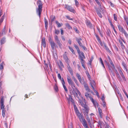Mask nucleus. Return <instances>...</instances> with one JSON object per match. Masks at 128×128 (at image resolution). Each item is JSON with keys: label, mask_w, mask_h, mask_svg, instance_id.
<instances>
[{"label": "nucleus", "mask_w": 128, "mask_h": 128, "mask_svg": "<svg viewBox=\"0 0 128 128\" xmlns=\"http://www.w3.org/2000/svg\"><path fill=\"white\" fill-rule=\"evenodd\" d=\"M37 4L38 5V8L36 9V12L40 18L41 12L42 10V1L40 0H38L37 1Z\"/></svg>", "instance_id": "1"}, {"label": "nucleus", "mask_w": 128, "mask_h": 128, "mask_svg": "<svg viewBox=\"0 0 128 128\" xmlns=\"http://www.w3.org/2000/svg\"><path fill=\"white\" fill-rule=\"evenodd\" d=\"M75 110L76 113L79 118L80 121L81 122L84 121V120H85L83 118L81 114L79 112L77 108Z\"/></svg>", "instance_id": "2"}, {"label": "nucleus", "mask_w": 128, "mask_h": 128, "mask_svg": "<svg viewBox=\"0 0 128 128\" xmlns=\"http://www.w3.org/2000/svg\"><path fill=\"white\" fill-rule=\"evenodd\" d=\"M67 79L68 84L71 86L72 88H74L75 87V84L69 76H68Z\"/></svg>", "instance_id": "3"}, {"label": "nucleus", "mask_w": 128, "mask_h": 128, "mask_svg": "<svg viewBox=\"0 0 128 128\" xmlns=\"http://www.w3.org/2000/svg\"><path fill=\"white\" fill-rule=\"evenodd\" d=\"M68 53L67 52H65L64 53L63 55V56L64 60H65L66 62L68 64L69 62V60L67 56Z\"/></svg>", "instance_id": "4"}, {"label": "nucleus", "mask_w": 128, "mask_h": 128, "mask_svg": "<svg viewBox=\"0 0 128 128\" xmlns=\"http://www.w3.org/2000/svg\"><path fill=\"white\" fill-rule=\"evenodd\" d=\"M0 102L1 104V109H2V111H3L4 110L6 111L5 109L4 108V100L3 98H1Z\"/></svg>", "instance_id": "5"}, {"label": "nucleus", "mask_w": 128, "mask_h": 128, "mask_svg": "<svg viewBox=\"0 0 128 128\" xmlns=\"http://www.w3.org/2000/svg\"><path fill=\"white\" fill-rule=\"evenodd\" d=\"M109 62L111 66H108V68L109 70H111L112 69H115V67L114 64L112 60L110 59V58H109Z\"/></svg>", "instance_id": "6"}, {"label": "nucleus", "mask_w": 128, "mask_h": 128, "mask_svg": "<svg viewBox=\"0 0 128 128\" xmlns=\"http://www.w3.org/2000/svg\"><path fill=\"white\" fill-rule=\"evenodd\" d=\"M65 7L69 11L71 12H72L74 13L75 12L73 8H72L71 6L68 5H66Z\"/></svg>", "instance_id": "7"}, {"label": "nucleus", "mask_w": 128, "mask_h": 128, "mask_svg": "<svg viewBox=\"0 0 128 128\" xmlns=\"http://www.w3.org/2000/svg\"><path fill=\"white\" fill-rule=\"evenodd\" d=\"M118 26L119 31L122 32V33L124 34L126 32L125 30L124 29L122 26L120 24L118 25Z\"/></svg>", "instance_id": "8"}, {"label": "nucleus", "mask_w": 128, "mask_h": 128, "mask_svg": "<svg viewBox=\"0 0 128 128\" xmlns=\"http://www.w3.org/2000/svg\"><path fill=\"white\" fill-rule=\"evenodd\" d=\"M90 84L93 90L95 91L96 90L94 88V87L96 86H95V82L93 80L92 81H91L90 80Z\"/></svg>", "instance_id": "9"}, {"label": "nucleus", "mask_w": 128, "mask_h": 128, "mask_svg": "<svg viewBox=\"0 0 128 128\" xmlns=\"http://www.w3.org/2000/svg\"><path fill=\"white\" fill-rule=\"evenodd\" d=\"M42 46H43L44 48H45L46 46V42L45 41V38H43L41 40Z\"/></svg>", "instance_id": "10"}, {"label": "nucleus", "mask_w": 128, "mask_h": 128, "mask_svg": "<svg viewBox=\"0 0 128 128\" xmlns=\"http://www.w3.org/2000/svg\"><path fill=\"white\" fill-rule=\"evenodd\" d=\"M96 3L99 6L98 10H99L100 12L103 11V9L102 8L100 2L96 0Z\"/></svg>", "instance_id": "11"}, {"label": "nucleus", "mask_w": 128, "mask_h": 128, "mask_svg": "<svg viewBox=\"0 0 128 128\" xmlns=\"http://www.w3.org/2000/svg\"><path fill=\"white\" fill-rule=\"evenodd\" d=\"M67 68L68 70L69 71L70 73V74L71 76H72L73 75V71L71 68L70 67L69 64H68Z\"/></svg>", "instance_id": "12"}, {"label": "nucleus", "mask_w": 128, "mask_h": 128, "mask_svg": "<svg viewBox=\"0 0 128 128\" xmlns=\"http://www.w3.org/2000/svg\"><path fill=\"white\" fill-rule=\"evenodd\" d=\"M81 122L84 128H89L88 124L85 120Z\"/></svg>", "instance_id": "13"}, {"label": "nucleus", "mask_w": 128, "mask_h": 128, "mask_svg": "<svg viewBox=\"0 0 128 128\" xmlns=\"http://www.w3.org/2000/svg\"><path fill=\"white\" fill-rule=\"evenodd\" d=\"M79 54V57L80 59H85V57L84 56V54L83 52H80L79 54Z\"/></svg>", "instance_id": "14"}, {"label": "nucleus", "mask_w": 128, "mask_h": 128, "mask_svg": "<svg viewBox=\"0 0 128 128\" xmlns=\"http://www.w3.org/2000/svg\"><path fill=\"white\" fill-rule=\"evenodd\" d=\"M76 40L80 46V47L81 46H82V44L80 42V41L82 40V39L81 38H76Z\"/></svg>", "instance_id": "15"}, {"label": "nucleus", "mask_w": 128, "mask_h": 128, "mask_svg": "<svg viewBox=\"0 0 128 128\" xmlns=\"http://www.w3.org/2000/svg\"><path fill=\"white\" fill-rule=\"evenodd\" d=\"M118 71L123 79L124 80H125V76H124L122 72V71L120 69H118Z\"/></svg>", "instance_id": "16"}, {"label": "nucleus", "mask_w": 128, "mask_h": 128, "mask_svg": "<svg viewBox=\"0 0 128 128\" xmlns=\"http://www.w3.org/2000/svg\"><path fill=\"white\" fill-rule=\"evenodd\" d=\"M82 107L84 108L86 110L85 111L86 112V114H86V115L87 116V114L89 110L88 108V107L85 104L84 105V106H83Z\"/></svg>", "instance_id": "17"}, {"label": "nucleus", "mask_w": 128, "mask_h": 128, "mask_svg": "<svg viewBox=\"0 0 128 128\" xmlns=\"http://www.w3.org/2000/svg\"><path fill=\"white\" fill-rule=\"evenodd\" d=\"M86 25L88 27L91 28L92 27V24L90 21L88 20H86Z\"/></svg>", "instance_id": "18"}, {"label": "nucleus", "mask_w": 128, "mask_h": 128, "mask_svg": "<svg viewBox=\"0 0 128 128\" xmlns=\"http://www.w3.org/2000/svg\"><path fill=\"white\" fill-rule=\"evenodd\" d=\"M98 110L100 118H102V109L99 107H98Z\"/></svg>", "instance_id": "19"}, {"label": "nucleus", "mask_w": 128, "mask_h": 128, "mask_svg": "<svg viewBox=\"0 0 128 128\" xmlns=\"http://www.w3.org/2000/svg\"><path fill=\"white\" fill-rule=\"evenodd\" d=\"M56 42L57 44L59 46L60 48V49H62V44L60 43V40H57V41H56Z\"/></svg>", "instance_id": "20"}, {"label": "nucleus", "mask_w": 128, "mask_h": 128, "mask_svg": "<svg viewBox=\"0 0 128 128\" xmlns=\"http://www.w3.org/2000/svg\"><path fill=\"white\" fill-rule=\"evenodd\" d=\"M68 96L69 98L68 99V102H69L71 101L72 103H73L74 102V101L73 99L72 98V96L70 95H69Z\"/></svg>", "instance_id": "21"}, {"label": "nucleus", "mask_w": 128, "mask_h": 128, "mask_svg": "<svg viewBox=\"0 0 128 128\" xmlns=\"http://www.w3.org/2000/svg\"><path fill=\"white\" fill-rule=\"evenodd\" d=\"M50 43V44L53 50H54V47H55V44L54 41Z\"/></svg>", "instance_id": "22"}, {"label": "nucleus", "mask_w": 128, "mask_h": 128, "mask_svg": "<svg viewBox=\"0 0 128 128\" xmlns=\"http://www.w3.org/2000/svg\"><path fill=\"white\" fill-rule=\"evenodd\" d=\"M6 28V27L4 26V28L3 29L2 31V32L1 33L2 35H4L6 34L7 31H6L5 30Z\"/></svg>", "instance_id": "23"}, {"label": "nucleus", "mask_w": 128, "mask_h": 128, "mask_svg": "<svg viewBox=\"0 0 128 128\" xmlns=\"http://www.w3.org/2000/svg\"><path fill=\"white\" fill-rule=\"evenodd\" d=\"M96 38L98 42L100 43V45L101 46H102V44L101 41L100 40L99 37L97 35H96Z\"/></svg>", "instance_id": "24"}, {"label": "nucleus", "mask_w": 128, "mask_h": 128, "mask_svg": "<svg viewBox=\"0 0 128 128\" xmlns=\"http://www.w3.org/2000/svg\"><path fill=\"white\" fill-rule=\"evenodd\" d=\"M74 47L76 49V50L77 51L78 54H79L80 53V51L78 47L75 44H74Z\"/></svg>", "instance_id": "25"}, {"label": "nucleus", "mask_w": 128, "mask_h": 128, "mask_svg": "<svg viewBox=\"0 0 128 128\" xmlns=\"http://www.w3.org/2000/svg\"><path fill=\"white\" fill-rule=\"evenodd\" d=\"M44 20L45 22V27L46 29H47L48 25V22L47 20L45 18H44Z\"/></svg>", "instance_id": "26"}, {"label": "nucleus", "mask_w": 128, "mask_h": 128, "mask_svg": "<svg viewBox=\"0 0 128 128\" xmlns=\"http://www.w3.org/2000/svg\"><path fill=\"white\" fill-rule=\"evenodd\" d=\"M87 116V117H86V119L88 122V124L90 126H91L92 124L88 116V115Z\"/></svg>", "instance_id": "27"}, {"label": "nucleus", "mask_w": 128, "mask_h": 128, "mask_svg": "<svg viewBox=\"0 0 128 128\" xmlns=\"http://www.w3.org/2000/svg\"><path fill=\"white\" fill-rule=\"evenodd\" d=\"M5 39L6 38L4 37L2 38L0 41L1 44H3L5 43Z\"/></svg>", "instance_id": "28"}, {"label": "nucleus", "mask_w": 128, "mask_h": 128, "mask_svg": "<svg viewBox=\"0 0 128 128\" xmlns=\"http://www.w3.org/2000/svg\"><path fill=\"white\" fill-rule=\"evenodd\" d=\"M86 73L88 78L90 80H90L91 79V78H90V76L89 74V73L88 71H86Z\"/></svg>", "instance_id": "29"}, {"label": "nucleus", "mask_w": 128, "mask_h": 128, "mask_svg": "<svg viewBox=\"0 0 128 128\" xmlns=\"http://www.w3.org/2000/svg\"><path fill=\"white\" fill-rule=\"evenodd\" d=\"M99 10H97V14L98 15V16L100 17L101 18H102V16L101 14V13L100 12V11L99 12Z\"/></svg>", "instance_id": "30"}, {"label": "nucleus", "mask_w": 128, "mask_h": 128, "mask_svg": "<svg viewBox=\"0 0 128 128\" xmlns=\"http://www.w3.org/2000/svg\"><path fill=\"white\" fill-rule=\"evenodd\" d=\"M99 60L100 62H101V63L102 64V66L104 68L105 67H104V63H103V61H102V58H100L99 59Z\"/></svg>", "instance_id": "31"}, {"label": "nucleus", "mask_w": 128, "mask_h": 128, "mask_svg": "<svg viewBox=\"0 0 128 128\" xmlns=\"http://www.w3.org/2000/svg\"><path fill=\"white\" fill-rule=\"evenodd\" d=\"M66 26L69 29H72V28L68 23L66 24Z\"/></svg>", "instance_id": "32"}, {"label": "nucleus", "mask_w": 128, "mask_h": 128, "mask_svg": "<svg viewBox=\"0 0 128 128\" xmlns=\"http://www.w3.org/2000/svg\"><path fill=\"white\" fill-rule=\"evenodd\" d=\"M56 23L58 25V27H61L62 26V24H60L57 21H56Z\"/></svg>", "instance_id": "33"}, {"label": "nucleus", "mask_w": 128, "mask_h": 128, "mask_svg": "<svg viewBox=\"0 0 128 128\" xmlns=\"http://www.w3.org/2000/svg\"><path fill=\"white\" fill-rule=\"evenodd\" d=\"M78 101L79 102L80 104L82 106H84L85 104L83 103V102L81 100H79Z\"/></svg>", "instance_id": "34"}, {"label": "nucleus", "mask_w": 128, "mask_h": 128, "mask_svg": "<svg viewBox=\"0 0 128 128\" xmlns=\"http://www.w3.org/2000/svg\"><path fill=\"white\" fill-rule=\"evenodd\" d=\"M73 29L74 31H75L76 32V33H79V31L76 27H74Z\"/></svg>", "instance_id": "35"}, {"label": "nucleus", "mask_w": 128, "mask_h": 128, "mask_svg": "<svg viewBox=\"0 0 128 128\" xmlns=\"http://www.w3.org/2000/svg\"><path fill=\"white\" fill-rule=\"evenodd\" d=\"M68 48L71 51V52L73 54H75V52H74V50L71 47H70V46H68Z\"/></svg>", "instance_id": "36"}, {"label": "nucleus", "mask_w": 128, "mask_h": 128, "mask_svg": "<svg viewBox=\"0 0 128 128\" xmlns=\"http://www.w3.org/2000/svg\"><path fill=\"white\" fill-rule=\"evenodd\" d=\"M55 90L56 92H57L58 90V87L56 84H55L54 86Z\"/></svg>", "instance_id": "37"}, {"label": "nucleus", "mask_w": 128, "mask_h": 128, "mask_svg": "<svg viewBox=\"0 0 128 128\" xmlns=\"http://www.w3.org/2000/svg\"><path fill=\"white\" fill-rule=\"evenodd\" d=\"M55 33L56 34H58L60 33V31L59 30H57L55 28Z\"/></svg>", "instance_id": "38"}, {"label": "nucleus", "mask_w": 128, "mask_h": 128, "mask_svg": "<svg viewBox=\"0 0 128 128\" xmlns=\"http://www.w3.org/2000/svg\"><path fill=\"white\" fill-rule=\"evenodd\" d=\"M86 90L88 92H91V90L89 88L88 86L87 87V88H85Z\"/></svg>", "instance_id": "39"}, {"label": "nucleus", "mask_w": 128, "mask_h": 128, "mask_svg": "<svg viewBox=\"0 0 128 128\" xmlns=\"http://www.w3.org/2000/svg\"><path fill=\"white\" fill-rule=\"evenodd\" d=\"M76 76L77 77L78 80L81 78L80 77V75L78 73H77L76 74Z\"/></svg>", "instance_id": "40"}, {"label": "nucleus", "mask_w": 128, "mask_h": 128, "mask_svg": "<svg viewBox=\"0 0 128 128\" xmlns=\"http://www.w3.org/2000/svg\"><path fill=\"white\" fill-rule=\"evenodd\" d=\"M48 40L50 43L54 42V41H53L52 39L50 36L49 37Z\"/></svg>", "instance_id": "41"}, {"label": "nucleus", "mask_w": 128, "mask_h": 128, "mask_svg": "<svg viewBox=\"0 0 128 128\" xmlns=\"http://www.w3.org/2000/svg\"><path fill=\"white\" fill-rule=\"evenodd\" d=\"M4 67L3 66V63H1L0 64V70H2L3 69Z\"/></svg>", "instance_id": "42"}, {"label": "nucleus", "mask_w": 128, "mask_h": 128, "mask_svg": "<svg viewBox=\"0 0 128 128\" xmlns=\"http://www.w3.org/2000/svg\"><path fill=\"white\" fill-rule=\"evenodd\" d=\"M97 28L98 29V32H99L100 33V34L101 36H102V37L103 36H102V34L101 33V31H100V29L98 27H97Z\"/></svg>", "instance_id": "43"}, {"label": "nucleus", "mask_w": 128, "mask_h": 128, "mask_svg": "<svg viewBox=\"0 0 128 128\" xmlns=\"http://www.w3.org/2000/svg\"><path fill=\"white\" fill-rule=\"evenodd\" d=\"M90 100L93 103V104H94V105L95 107L96 108V105L95 104L94 100L92 98H90Z\"/></svg>", "instance_id": "44"}, {"label": "nucleus", "mask_w": 128, "mask_h": 128, "mask_svg": "<svg viewBox=\"0 0 128 128\" xmlns=\"http://www.w3.org/2000/svg\"><path fill=\"white\" fill-rule=\"evenodd\" d=\"M76 91H77V93H76V95H78V94L80 96L81 94V93H80V92L79 91V90H78V89H76Z\"/></svg>", "instance_id": "45"}, {"label": "nucleus", "mask_w": 128, "mask_h": 128, "mask_svg": "<svg viewBox=\"0 0 128 128\" xmlns=\"http://www.w3.org/2000/svg\"><path fill=\"white\" fill-rule=\"evenodd\" d=\"M61 80L62 85L65 84V82L63 78H62Z\"/></svg>", "instance_id": "46"}, {"label": "nucleus", "mask_w": 128, "mask_h": 128, "mask_svg": "<svg viewBox=\"0 0 128 128\" xmlns=\"http://www.w3.org/2000/svg\"><path fill=\"white\" fill-rule=\"evenodd\" d=\"M114 20L116 21L117 20V16L115 14H114Z\"/></svg>", "instance_id": "47"}, {"label": "nucleus", "mask_w": 128, "mask_h": 128, "mask_svg": "<svg viewBox=\"0 0 128 128\" xmlns=\"http://www.w3.org/2000/svg\"><path fill=\"white\" fill-rule=\"evenodd\" d=\"M6 111H4L3 110V111H2V115L3 116V117L4 118L5 117V112Z\"/></svg>", "instance_id": "48"}, {"label": "nucleus", "mask_w": 128, "mask_h": 128, "mask_svg": "<svg viewBox=\"0 0 128 128\" xmlns=\"http://www.w3.org/2000/svg\"><path fill=\"white\" fill-rule=\"evenodd\" d=\"M109 22L110 23V25L111 26L112 28L114 27V26L112 24V22L110 20H108Z\"/></svg>", "instance_id": "49"}, {"label": "nucleus", "mask_w": 128, "mask_h": 128, "mask_svg": "<svg viewBox=\"0 0 128 128\" xmlns=\"http://www.w3.org/2000/svg\"><path fill=\"white\" fill-rule=\"evenodd\" d=\"M84 59H80L81 60V63L82 64H84L85 63V61L83 60Z\"/></svg>", "instance_id": "50"}, {"label": "nucleus", "mask_w": 128, "mask_h": 128, "mask_svg": "<svg viewBox=\"0 0 128 128\" xmlns=\"http://www.w3.org/2000/svg\"><path fill=\"white\" fill-rule=\"evenodd\" d=\"M54 38H55V40L56 41L57 40H59L58 39V38L57 36H55Z\"/></svg>", "instance_id": "51"}, {"label": "nucleus", "mask_w": 128, "mask_h": 128, "mask_svg": "<svg viewBox=\"0 0 128 128\" xmlns=\"http://www.w3.org/2000/svg\"><path fill=\"white\" fill-rule=\"evenodd\" d=\"M63 88H64V90H65V91L66 92H67L68 90L67 89V88H66V86L65 85V84L63 85Z\"/></svg>", "instance_id": "52"}, {"label": "nucleus", "mask_w": 128, "mask_h": 128, "mask_svg": "<svg viewBox=\"0 0 128 128\" xmlns=\"http://www.w3.org/2000/svg\"><path fill=\"white\" fill-rule=\"evenodd\" d=\"M104 46L106 49L108 51L109 50V49L107 46H106V44H104Z\"/></svg>", "instance_id": "53"}, {"label": "nucleus", "mask_w": 128, "mask_h": 128, "mask_svg": "<svg viewBox=\"0 0 128 128\" xmlns=\"http://www.w3.org/2000/svg\"><path fill=\"white\" fill-rule=\"evenodd\" d=\"M122 64L125 69H126V68L127 67L126 65L124 63H123Z\"/></svg>", "instance_id": "54"}, {"label": "nucleus", "mask_w": 128, "mask_h": 128, "mask_svg": "<svg viewBox=\"0 0 128 128\" xmlns=\"http://www.w3.org/2000/svg\"><path fill=\"white\" fill-rule=\"evenodd\" d=\"M4 18V16H2L0 20V22L1 23L2 22L3 20V18Z\"/></svg>", "instance_id": "55"}, {"label": "nucleus", "mask_w": 128, "mask_h": 128, "mask_svg": "<svg viewBox=\"0 0 128 128\" xmlns=\"http://www.w3.org/2000/svg\"><path fill=\"white\" fill-rule=\"evenodd\" d=\"M107 32L108 35L110 36L111 33L110 30H107Z\"/></svg>", "instance_id": "56"}, {"label": "nucleus", "mask_w": 128, "mask_h": 128, "mask_svg": "<svg viewBox=\"0 0 128 128\" xmlns=\"http://www.w3.org/2000/svg\"><path fill=\"white\" fill-rule=\"evenodd\" d=\"M124 34L125 36L126 37L128 38V34L126 32H125L124 33Z\"/></svg>", "instance_id": "57"}, {"label": "nucleus", "mask_w": 128, "mask_h": 128, "mask_svg": "<svg viewBox=\"0 0 128 128\" xmlns=\"http://www.w3.org/2000/svg\"><path fill=\"white\" fill-rule=\"evenodd\" d=\"M120 44L121 46V48L122 49H123L125 48V46H124V45L123 43H121V44Z\"/></svg>", "instance_id": "58"}, {"label": "nucleus", "mask_w": 128, "mask_h": 128, "mask_svg": "<svg viewBox=\"0 0 128 128\" xmlns=\"http://www.w3.org/2000/svg\"><path fill=\"white\" fill-rule=\"evenodd\" d=\"M102 102H103L102 105L104 107L106 106V103L105 102V101L104 100Z\"/></svg>", "instance_id": "59"}, {"label": "nucleus", "mask_w": 128, "mask_h": 128, "mask_svg": "<svg viewBox=\"0 0 128 128\" xmlns=\"http://www.w3.org/2000/svg\"><path fill=\"white\" fill-rule=\"evenodd\" d=\"M58 76L59 79L60 80H61L62 78L60 74H58Z\"/></svg>", "instance_id": "60"}, {"label": "nucleus", "mask_w": 128, "mask_h": 128, "mask_svg": "<svg viewBox=\"0 0 128 128\" xmlns=\"http://www.w3.org/2000/svg\"><path fill=\"white\" fill-rule=\"evenodd\" d=\"M60 65L62 67L64 68V66L62 63V62L61 61H60Z\"/></svg>", "instance_id": "61"}, {"label": "nucleus", "mask_w": 128, "mask_h": 128, "mask_svg": "<svg viewBox=\"0 0 128 128\" xmlns=\"http://www.w3.org/2000/svg\"><path fill=\"white\" fill-rule=\"evenodd\" d=\"M117 76L118 77V78L120 80H122L119 74L117 75Z\"/></svg>", "instance_id": "62"}, {"label": "nucleus", "mask_w": 128, "mask_h": 128, "mask_svg": "<svg viewBox=\"0 0 128 128\" xmlns=\"http://www.w3.org/2000/svg\"><path fill=\"white\" fill-rule=\"evenodd\" d=\"M66 17L67 19H68L69 20H73L72 19V18H70V16H66Z\"/></svg>", "instance_id": "63"}, {"label": "nucleus", "mask_w": 128, "mask_h": 128, "mask_svg": "<svg viewBox=\"0 0 128 128\" xmlns=\"http://www.w3.org/2000/svg\"><path fill=\"white\" fill-rule=\"evenodd\" d=\"M61 30V34L62 35H63L64 34V30L62 28L60 29Z\"/></svg>", "instance_id": "64"}]
</instances>
